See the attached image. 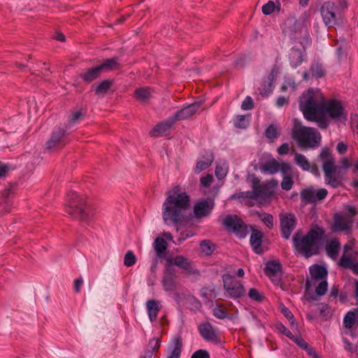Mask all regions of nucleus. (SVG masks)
<instances>
[{
	"label": "nucleus",
	"mask_w": 358,
	"mask_h": 358,
	"mask_svg": "<svg viewBox=\"0 0 358 358\" xmlns=\"http://www.w3.org/2000/svg\"><path fill=\"white\" fill-rule=\"evenodd\" d=\"M341 244L337 238H334L326 246V251L329 257L336 259Z\"/></svg>",
	"instance_id": "473e14b6"
},
{
	"label": "nucleus",
	"mask_w": 358,
	"mask_h": 358,
	"mask_svg": "<svg viewBox=\"0 0 358 358\" xmlns=\"http://www.w3.org/2000/svg\"><path fill=\"white\" fill-rule=\"evenodd\" d=\"M166 195V198L162 205L164 221L173 224L185 221L186 211L190 207V199L185 189L176 185L168 190Z\"/></svg>",
	"instance_id": "f03ea898"
},
{
	"label": "nucleus",
	"mask_w": 358,
	"mask_h": 358,
	"mask_svg": "<svg viewBox=\"0 0 358 358\" xmlns=\"http://www.w3.org/2000/svg\"><path fill=\"white\" fill-rule=\"evenodd\" d=\"M280 7L281 3L278 0L275 1H269L262 6V10L264 15H270L275 10L278 12L280 11Z\"/></svg>",
	"instance_id": "c9c22d12"
},
{
	"label": "nucleus",
	"mask_w": 358,
	"mask_h": 358,
	"mask_svg": "<svg viewBox=\"0 0 358 358\" xmlns=\"http://www.w3.org/2000/svg\"><path fill=\"white\" fill-rule=\"evenodd\" d=\"M84 116L85 111L83 108L72 110L66 124V128H70L72 125L77 124Z\"/></svg>",
	"instance_id": "2f4dec72"
},
{
	"label": "nucleus",
	"mask_w": 358,
	"mask_h": 358,
	"mask_svg": "<svg viewBox=\"0 0 358 358\" xmlns=\"http://www.w3.org/2000/svg\"><path fill=\"white\" fill-rule=\"evenodd\" d=\"M222 281L224 289L231 298L238 299L245 295V290L241 282L231 275L224 274Z\"/></svg>",
	"instance_id": "6e6552de"
},
{
	"label": "nucleus",
	"mask_w": 358,
	"mask_h": 358,
	"mask_svg": "<svg viewBox=\"0 0 358 358\" xmlns=\"http://www.w3.org/2000/svg\"><path fill=\"white\" fill-rule=\"evenodd\" d=\"M306 21L307 15H301L299 20L294 22L290 32V37L295 41H298L302 45L309 43Z\"/></svg>",
	"instance_id": "0eeeda50"
},
{
	"label": "nucleus",
	"mask_w": 358,
	"mask_h": 358,
	"mask_svg": "<svg viewBox=\"0 0 358 358\" xmlns=\"http://www.w3.org/2000/svg\"><path fill=\"white\" fill-rule=\"evenodd\" d=\"M66 129L62 127L55 128L50 134V136L45 144V149L49 152H55L65 146Z\"/></svg>",
	"instance_id": "1a4fd4ad"
},
{
	"label": "nucleus",
	"mask_w": 358,
	"mask_h": 358,
	"mask_svg": "<svg viewBox=\"0 0 358 358\" xmlns=\"http://www.w3.org/2000/svg\"><path fill=\"white\" fill-rule=\"evenodd\" d=\"M294 162L303 171H308L310 169V164L308 161L306 156L302 154L295 153L294 154Z\"/></svg>",
	"instance_id": "4c0bfd02"
},
{
	"label": "nucleus",
	"mask_w": 358,
	"mask_h": 358,
	"mask_svg": "<svg viewBox=\"0 0 358 358\" xmlns=\"http://www.w3.org/2000/svg\"><path fill=\"white\" fill-rule=\"evenodd\" d=\"M248 296L250 299L255 300L257 301H261L263 299L260 293L255 288H251L249 290Z\"/></svg>",
	"instance_id": "4d7b16f0"
},
{
	"label": "nucleus",
	"mask_w": 358,
	"mask_h": 358,
	"mask_svg": "<svg viewBox=\"0 0 358 358\" xmlns=\"http://www.w3.org/2000/svg\"><path fill=\"white\" fill-rule=\"evenodd\" d=\"M299 108L307 120L317 122L322 129L329 125L327 118L339 121L347 119V113L341 103L334 99L325 101L319 90L309 89L304 92L300 97Z\"/></svg>",
	"instance_id": "f257e3e1"
},
{
	"label": "nucleus",
	"mask_w": 358,
	"mask_h": 358,
	"mask_svg": "<svg viewBox=\"0 0 358 358\" xmlns=\"http://www.w3.org/2000/svg\"><path fill=\"white\" fill-rule=\"evenodd\" d=\"M201 251L206 255H210L215 250V245L208 240L202 241L200 243Z\"/></svg>",
	"instance_id": "ea45409f"
},
{
	"label": "nucleus",
	"mask_w": 358,
	"mask_h": 358,
	"mask_svg": "<svg viewBox=\"0 0 358 358\" xmlns=\"http://www.w3.org/2000/svg\"><path fill=\"white\" fill-rule=\"evenodd\" d=\"M293 184V180L290 177L285 176L281 182V187L282 189L288 191L292 189Z\"/></svg>",
	"instance_id": "864d4df0"
},
{
	"label": "nucleus",
	"mask_w": 358,
	"mask_h": 358,
	"mask_svg": "<svg viewBox=\"0 0 358 358\" xmlns=\"http://www.w3.org/2000/svg\"><path fill=\"white\" fill-rule=\"evenodd\" d=\"M264 273L274 283L278 284L280 280L281 274V265L280 262L278 261L267 262L264 268Z\"/></svg>",
	"instance_id": "6ab92c4d"
},
{
	"label": "nucleus",
	"mask_w": 358,
	"mask_h": 358,
	"mask_svg": "<svg viewBox=\"0 0 358 358\" xmlns=\"http://www.w3.org/2000/svg\"><path fill=\"white\" fill-rule=\"evenodd\" d=\"M200 107L201 103L198 102L189 104L187 106L182 108L180 110L178 111L172 117H173L176 122L177 121L187 119L194 115Z\"/></svg>",
	"instance_id": "412c9836"
},
{
	"label": "nucleus",
	"mask_w": 358,
	"mask_h": 358,
	"mask_svg": "<svg viewBox=\"0 0 358 358\" xmlns=\"http://www.w3.org/2000/svg\"><path fill=\"white\" fill-rule=\"evenodd\" d=\"M236 127L239 128H245L247 124L245 122V116L239 115L237 117V122H236Z\"/></svg>",
	"instance_id": "774afa93"
},
{
	"label": "nucleus",
	"mask_w": 358,
	"mask_h": 358,
	"mask_svg": "<svg viewBox=\"0 0 358 358\" xmlns=\"http://www.w3.org/2000/svg\"><path fill=\"white\" fill-rule=\"evenodd\" d=\"M228 165L226 162H220L215 168V176L219 180L223 179L227 174Z\"/></svg>",
	"instance_id": "58836bf2"
},
{
	"label": "nucleus",
	"mask_w": 358,
	"mask_h": 358,
	"mask_svg": "<svg viewBox=\"0 0 358 358\" xmlns=\"http://www.w3.org/2000/svg\"><path fill=\"white\" fill-rule=\"evenodd\" d=\"M292 137L297 141L299 146L306 148L315 147L321 139L320 134L315 129L304 127L296 121H294Z\"/></svg>",
	"instance_id": "423d86ee"
},
{
	"label": "nucleus",
	"mask_w": 358,
	"mask_h": 358,
	"mask_svg": "<svg viewBox=\"0 0 358 358\" xmlns=\"http://www.w3.org/2000/svg\"><path fill=\"white\" fill-rule=\"evenodd\" d=\"M356 318L353 316L352 313L348 312L343 319V326L346 329H351L355 324Z\"/></svg>",
	"instance_id": "49530a36"
},
{
	"label": "nucleus",
	"mask_w": 358,
	"mask_h": 358,
	"mask_svg": "<svg viewBox=\"0 0 358 358\" xmlns=\"http://www.w3.org/2000/svg\"><path fill=\"white\" fill-rule=\"evenodd\" d=\"M310 274L311 276L310 280H307L306 282V288L310 289L312 286L315 285V282L318 280H325V278L327 275V269L320 265H313L309 268Z\"/></svg>",
	"instance_id": "2eb2a0df"
},
{
	"label": "nucleus",
	"mask_w": 358,
	"mask_h": 358,
	"mask_svg": "<svg viewBox=\"0 0 358 358\" xmlns=\"http://www.w3.org/2000/svg\"><path fill=\"white\" fill-rule=\"evenodd\" d=\"M213 180V177L210 174L206 175L205 177H202L201 178V184L203 187H208L212 183Z\"/></svg>",
	"instance_id": "0e129e2a"
},
{
	"label": "nucleus",
	"mask_w": 358,
	"mask_h": 358,
	"mask_svg": "<svg viewBox=\"0 0 358 358\" xmlns=\"http://www.w3.org/2000/svg\"><path fill=\"white\" fill-rule=\"evenodd\" d=\"M176 123L173 117L171 116L166 121L157 124L150 131V135L152 137H158L162 136Z\"/></svg>",
	"instance_id": "4be33fe9"
},
{
	"label": "nucleus",
	"mask_w": 358,
	"mask_h": 358,
	"mask_svg": "<svg viewBox=\"0 0 358 358\" xmlns=\"http://www.w3.org/2000/svg\"><path fill=\"white\" fill-rule=\"evenodd\" d=\"M213 315L218 319H224L227 317V313L223 306H217L213 309Z\"/></svg>",
	"instance_id": "de8ad7c7"
},
{
	"label": "nucleus",
	"mask_w": 358,
	"mask_h": 358,
	"mask_svg": "<svg viewBox=\"0 0 358 358\" xmlns=\"http://www.w3.org/2000/svg\"><path fill=\"white\" fill-rule=\"evenodd\" d=\"M310 71L312 76L315 78H322L325 74V71H324L322 66L317 63L312 64Z\"/></svg>",
	"instance_id": "a19ab883"
},
{
	"label": "nucleus",
	"mask_w": 358,
	"mask_h": 358,
	"mask_svg": "<svg viewBox=\"0 0 358 358\" xmlns=\"http://www.w3.org/2000/svg\"><path fill=\"white\" fill-rule=\"evenodd\" d=\"M253 194L252 191L240 192L234 194L231 196V199H253Z\"/></svg>",
	"instance_id": "8fccbe9b"
},
{
	"label": "nucleus",
	"mask_w": 358,
	"mask_h": 358,
	"mask_svg": "<svg viewBox=\"0 0 358 358\" xmlns=\"http://www.w3.org/2000/svg\"><path fill=\"white\" fill-rule=\"evenodd\" d=\"M328 283L327 280H322L315 288V293L317 296L324 295L327 290Z\"/></svg>",
	"instance_id": "3c124183"
},
{
	"label": "nucleus",
	"mask_w": 358,
	"mask_h": 358,
	"mask_svg": "<svg viewBox=\"0 0 358 358\" xmlns=\"http://www.w3.org/2000/svg\"><path fill=\"white\" fill-rule=\"evenodd\" d=\"M173 349L171 355L167 358H179L182 351V342L180 336L176 337L172 341Z\"/></svg>",
	"instance_id": "f704fd0d"
},
{
	"label": "nucleus",
	"mask_w": 358,
	"mask_h": 358,
	"mask_svg": "<svg viewBox=\"0 0 358 358\" xmlns=\"http://www.w3.org/2000/svg\"><path fill=\"white\" fill-rule=\"evenodd\" d=\"M214 201L208 199L199 201L194 206L193 212L196 218L201 219L210 215L214 208Z\"/></svg>",
	"instance_id": "dca6fc26"
},
{
	"label": "nucleus",
	"mask_w": 358,
	"mask_h": 358,
	"mask_svg": "<svg viewBox=\"0 0 358 358\" xmlns=\"http://www.w3.org/2000/svg\"><path fill=\"white\" fill-rule=\"evenodd\" d=\"M356 262H354L350 256H347L345 253L342 255L340 262L339 265L345 268H350L351 270L353 269V267L355 266Z\"/></svg>",
	"instance_id": "79ce46f5"
},
{
	"label": "nucleus",
	"mask_w": 358,
	"mask_h": 358,
	"mask_svg": "<svg viewBox=\"0 0 358 358\" xmlns=\"http://www.w3.org/2000/svg\"><path fill=\"white\" fill-rule=\"evenodd\" d=\"M161 341L159 338H153L150 340L148 345V350L152 351V353L157 352L160 347Z\"/></svg>",
	"instance_id": "603ef678"
},
{
	"label": "nucleus",
	"mask_w": 358,
	"mask_h": 358,
	"mask_svg": "<svg viewBox=\"0 0 358 358\" xmlns=\"http://www.w3.org/2000/svg\"><path fill=\"white\" fill-rule=\"evenodd\" d=\"M167 242L162 238L157 237L154 242V249L155 250L157 257L162 258L167 250Z\"/></svg>",
	"instance_id": "c756f323"
},
{
	"label": "nucleus",
	"mask_w": 358,
	"mask_h": 358,
	"mask_svg": "<svg viewBox=\"0 0 358 358\" xmlns=\"http://www.w3.org/2000/svg\"><path fill=\"white\" fill-rule=\"evenodd\" d=\"M251 183L253 199H263V183L255 175L251 176Z\"/></svg>",
	"instance_id": "a878e982"
},
{
	"label": "nucleus",
	"mask_w": 358,
	"mask_h": 358,
	"mask_svg": "<svg viewBox=\"0 0 358 358\" xmlns=\"http://www.w3.org/2000/svg\"><path fill=\"white\" fill-rule=\"evenodd\" d=\"M264 224L269 229L273 227V217L271 214L264 213L259 216Z\"/></svg>",
	"instance_id": "09e8293b"
},
{
	"label": "nucleus",
	"mask_w": 358,
	"mask_h": 358,
	"mask_svg": "<svg viewBox=\"0 0 358 358\" xmlns=\"http://www.w3.org/2000/svg\"><path fill=\"white\" fill-rule=\"evenodd\" d=\"M101 72L103 71H113L119 69L120 64L117 57L108 59L103 63L99 66Z\"/></svg>",
	"instance_id": "e433bc0d"
},
{
	"label": "nucleus",
	"mask_w": 358,
	"mask_h": 358,
	"mask_svg": "<svg viewBox=\"0 0 358 358\" xmlns=\"http://www.w3.org/2000/svg\"><path fill=\"white\" fill-rule=\"evenodd\" d=\"M353 222V219L341 213H336L334 215L333 230L334 231H350Z\"/></svg>",
	"instance_id": "f3484780"
},
{
	"label": "nucleus",
	"mask_w": 358,
	"mask_h": 358,
	"mask_svg": "<svg viewBox=\"0 0 358 358\" xmlns=\"http://www.w3.org/2000/svg\"><path fill=\"white\" fill-rule=\"evenodd\" d=\"M191 358H210L208 352L206 350H199L194 352Z\"/></svg>",
	"instance_id": "bf43d9fd"
},
{
	"label": "nucleus",
	"mask_w": 358,
	"mask_h": 358,
	"mask_svg": "<svg viewBox=\"0 0 358 358\" xmlns=\"http://www.w3.org/2000/svg\"><path fill=\"white\" fill-rule=\"evenodd\" d=\"M222 224L227 230L232 231L241 236L245 233V226L237 215H227L223 220Z\"/></svg>",
	"instance_id": "ddd939ff"
},
{
	"label": "nucleus",
	"mask_w": 358,
	"mask_h": 358,
	"mask_svg": "<svg viewBox=\"0 0 358 358\" xmlns=\"http://www.w3.org/2000/svg\"><path fill=\"white\" fill-rule=\"evenodd\" d=\"M214 160V156L212 152H206L202 158L198 161L195 167V172L197 173H201L202 171L206 169L210 166Z\"/></svg>",
	"instance_id": "393cba45"
},
{
	"label": "nucleus",
	"mask_w": 358,
	"mask_h": 358,
	"mask_svg": "<svg viewBox=\"0 0 358 358\" xmlns=\"http://www.w3.org/2000/svg\"><path fill=\"white\" fill-rule=\"evenodd\" d=\"M153 90L148 87L137 88L134 92V98L141 103L148 102L152 97Z\"/></svg>",
	"instance_id": "5701e85b"
},
{
	"label": "nucleus",
	"mask_w": 358,
	"mask_h": 358,
	"mask_svg": "<svg viewBox=\"0 0 358 358\" xmlns=\"http://www.w3.org/2000/svg\"><path fill=\"white\" fill-rule=\"evenodd\" d=\"M277 329L286 336L290 338H293V335L292 334L291 331L287 329L282 324H278L276 325Z\"/></svg>",
	"instance_id": "680f3d73"
},
{
	"label": "nucleus",
	"mask_w": 358,
	"mask_h": 358,
	"mask_svg": "<svg viewBox=\"0 0 358 358\" xmlns=\"http://www.w3.org/2000/svg\"><path fill=\"white\" fill-rule=\"evenodd\" d=\"M320 13L327 26L331 27L336 24V6L334 2H324L321 6Z\"/></svg>",
	"instance_id": "f8f14e48"
},
{
	"label": "nucleus",
	"mask_w": 358,
	"mask_h": 358,
	"mask_svg": "<svg viewBox=\"0 0 358 358\" xmlns=\"http://www.w3.org/2000/svg\"><path fill=\"white\" fill-rule=\"evenodd\" d=\"M263 234L257 229H253L250 236V243L257 254L262 252V243Z\"/></svg>",
	"instance_id": "b1692460"
},
{
	"label": "nucleus",
	"mask_w": 358,
	"mask_h": 358,
	"mask_svg": "<svg viewBox=\"0 0 358 358\" xmlns=\"http://www.w3.org/2000/svg\"><path fill=\"white\" fill-rule=\"evenodd\" d=\"M101 73V69L98 66L95 68H92L87 70L85 73H82L80 76L84 81L90 83L94 80L96 79L97 78H99Z\"/></svg>",
	"instance_id": "72a5a7b5"
},
{
	"label": "nucleus",
	"mask_w": 358,
	"mask_h": 358,
	"mask_svg": "<svg viewBox=\"0 0 358 358\" xmlns=\"http://www.w3.org/2000/svg\"><path fill=\"white\" fill-rule=\"evenodd\" d=\"M303 50L298 48H292L289 52V60L292 67H296L303 62Z\"/></svg>",
	"instance_id": "c85d7f7f"
},
{
	"label": "nucleus",
	"mask_w": 358,
	"mask_h": 358,
	"mask_svg": "<svg viewBox=\"0 0 358 358\" xmlns=\"http://www.w3.org/2000/svg\"><path fill=\"white\" fill-rule=\"evenodd\" d=\"M280 170L283 174H288L292 172V167L289 164L282 162L279 163Z\"/></svg>",
	"instance_id": "052dcab7"
},
{
	"label": "nucleus",
	"mask_w": 358,
	"mask_h": 358,
	"mask_svg": "<svg viewBox=\"0 0 358 358\" xmlns=\"http://www.w3.org/2000/svg\"><path fill=\"white\" fill-rule=\"evenodd\" d=\"M280 170L279 163L275 159L266 162L262 166L260 171L264 173L274 174Z\"/></svg>",
	"instance_id": "7c9ffc66"
},
{
	"label": "nucleus",
	"mask_w": 358,
	"mask_h": 358,
	"mask_svg": "<svg viewBox=\"0 0 358 358\" xmlns=\"http://www.w3.org/2000/svg\"><path fill=\"white\" fill-rule=\"evenodd\" d=\"M146 309L151 322H154L160 310L159 302L154 299L148 300L146 302Z\"/></svg>",
	"instance_id": "cd10ccee"
},
{
	"label": "nucleus",
	"mask_w": 358,
	"mask_h": 358,
	"mask_svg": "<svg viewBox=\"0 0 358 358\" xmlns=\"http://www.w3.org/2000/svg\"><path fill=\"white\" fill-rule=\"evenodd\" d=\"M113 85V81L110 80H104L101 82L92 85L95 90V94L98 96H103L107 94Z\"/></svg>",
	"instance_id": "bb28decb"
},
{
	"label": "nucleus",
	"mask_w": 358,
	"mask_h": 358,
	"mask_svg": "<svg viewBox=\"0 0 358 358\" xmlns=\"http://www.w3.org/2000/svg\"><path fill=\"white\" fill-rule=\"evenodd\" d=\"M319 157L323 161L322 169L325 182L334 188L341 186L343 176L341 170L335 166V159L330 150L327 148H323Z\"/></svg>",
	"instance_id": "39448f33"
},
{
	"label": "nucleus",
	"mask_w": 358,
	"mask_h": 358,
	"mask_svg": "<svg viewBox=\"0 0 358 358\" xmlns=\"http://www.w3.org/2000/svg\"><path fill=\"white\" fill-rule=\"evenodd\" d=\"M281 312L289 320L292 327H294L295 323L294 316L291 311L287 308L282 306L281 308Z\"/></svg>",
	"instance_id": "5fc2aeb1"
},
{
	"label": "nucleus",
	"mask_w": 358,
	"mask_h": 358,
	"mask_svg": "<svg viewBox=\"0 0 358 358\" xmlns=\"http://www.w3.org/2000/svg\"><path fill=\"white\" fill-rule=\"evenodd\" d=\"M289 150V145L287 143H285L278 148V153L280 155H284L288 153Z\"/></svg>",
	"instance_id": "69168bd1"
},
{
	"label": "nucleus",
	"mask_w": 358,
	"mask_h": 358,
	"mask_svg": "<svg viewBox=\"0 0 358 358\" xmlns=\"http://www.w3.org/2000/svg\"><path fill=\"white\" fill-rule=\"evenodd\" d=\"M64 211L71 218L88 223L93 212L85 196L76 192L68 194L64 203Z\"/></svg>",
	"instance_id": "20e7f679"
},
{
	"label": "nucleus",
	"mask_w": 358,
	"mask_h": 358,
	"mask_svg": "<svg viewBox=\"0 0 358 358\" xmlns=\"http://www.w3.org/2000/svg\"><path fill=\"white\" fill-rule=\"evenodd\" d=\"M277 185L278 182L275 180L263 183V199L270 196L273 194L271 188L275 187Z\"/></svg>",
	"instance_id": "37998d69"
},
{
	"label": "nucleus",
	"mask_w": 358,
	"mask_h": 358,
	"mask_svg": "<svg viewBox=\"0 0 358 358\" xmlns=\"http://www.w3.org/2000/svg\"><path fill=\"white\" fill-rule=\"evenodd\" d=\"M166 261L169 265L173 264L183 269L187 274L193 275H199V271L192 266V262L183 256L178 255L174 259L169 258Z\"/></svg>",
	"instance_id": "4468645a"
},
{
	"label": "nucleus",
	"mask_w": 358,
	"mask_h": 358,
	"mask_svg": "<svg viewBox=\"0 0 358 358\" xmlns=\"http://www.w3.org/2000/svg\"><path fill=\"white\" fill-rule=\"evenodd\" d=\"M338 152L341 155H344L348 150V145L343 142H339L336 146Z\"/></svg>",
	"instance_id": "338daca9"
},
{
	"label": "nucleus",
	"mask_w": 358,
	"mask_h": 358,
	"mask_svg": "<svg viewBox=\"0 0 358 358\" xmlns=\"http://www.w3.org/2000/svg\"><path fill=\"white\" fill-rule=\"evenodd\" d=\"M280 231L283 238L288 239L295 228L296 217L291 213H284L280 215Z\"/></svg>",
	"instance_id": "9b49d317"
},
{
	"label": "nucleus",
	"mask_w": 358,
	"mask_h": 358,
	"mask_svg": "<svg viewBox=\"0 0 358 358\" xmlns=\"http://www.w3.org/2000/svg\"><path fill=\"white\" fill-rule=\"evenodd\" d=\"M345 213L344 214L345 216L353 219L357 215V210L355 207L350 205H347L345 207Z\"/></svg>",
	"instance_id": "6e6d98bb"
},
{
	"label": "nucleus",
	"mask_w": 358,
	"mask_h": 358,
	"mask_svg": "<svg viewBox=\"0 0 358 358\" xmlns=\"http://www.w3.org/2000/svg\"><path fill=\"white\" fill-rule=\"evenodd\" d=\"M328 191L324 188L317 190L307 188L301 191V198L305 203H315L322 201L327 195Z\"/></svg>",
	"instance_id": "9d476101"
},
{
	"label": "nucleus",
	"mask_w": 358,
	"mask_h": 358,
	"mask_svg": "<svg viewBox=\"0 0 358 358\" xmlns=\"http://www.w3.org/2000/svg\"><path fill=\"white\" fill-rule=\"evenodd\" d=\"M199 331L203 339L208 341L219 343L220 338L215 329L209 322L202 323L199 326Z\"/></svg>",
	"instance_id": "aec40b11"
},
{
	"label": "nucleus",
	"mask_w": 358,
	"mask_h": 358,
	"mask_svg": "<svg viewBox=\"0 0 358 358\" xmlns=\"http://www.w3.org/2000/svg\"><path fill=\"white\" fill-rule=\"evenodd\" d=\"M10 206L8 201L0 202V216L8 213L10 210Z\"/></svg>",
	"instance_id": "e2e57ef3"
},
{
	"label": "nucleus",
	"mask_w": 358,
	"mask_h": 358,
	"mask_svg": "<svg viewBox=\"0 0 358 358\" xmlns=\"http://www.w3.org/2000/svg\"><path fill=\"white\" fill-rule=\"evenodd\" d=\"M177 275L174 269L167 267L164 273L162 284L166 291H174L178 286Z\"/></svg>",
	"instance_id": "a211bd4d"
},
{
	"label": "nucleus",
	"mask_w": 358,
	"mask_h": 358,
	"mask_svg": "<svg viewBox=\"0 0 358 358\" xmlns=\"http://www.w3.org/2000/svg\"><path fill=\"white\" fill-rule=\"evenodd\" d=\"M136 257L134 252L129 250L124 255V264L127 267H130L136 264Z\"/></svg>",
	"instance_id": "c03bdc74"
},
{
	"label": "nucleus",
	"mask_w": 358,
	"mask_h": 358,
	"mask_svg": "<svg viewBox=\"0 0 358 358\" xmlns=\"http://www.w3.org/2000/svg\"><path fill=\"white\" fill-rule=\"evenodd\" d=\"M325 238L324 228L315 225L305 236L297 231L293 236L292 240L295 250L308 258L319 252L320 244Z\"/></svg>",
	"instance_id": "7ed1b4c3"
},
{
	"label": "nucleus",
	"mask_w": 358,
	"mask_h": 358,
	"mask_svg": "<svg viewBox=\"0 0 358 358\" xmlns=\"http://www.w3.org/2000/svg\"><path fill=\"white\" fill-rule=\"evenodd\" d=\"M280 133L278 127L273 124H271L265 131L266 136L269 139H274L278 137Z\"/></svg>",
	"instance_id": "a18cd8bd"
},
{
	"label": "nucleus",
	"mask_w": 358,
	"mask_h": 358,
	"mask_svg": "<svg viewBox=\"0 0 358 358\" xmlns=\"http://www.w3.org/2000/svg\"><path fill=\"white\" fill-rule=\"evenodd\" d=\"M254 107L252 99L250 96H247L242 102L241 108L243 110H251Z\"/></svg>",
	"instance_id": "13d9d810"
}]
</instances>
